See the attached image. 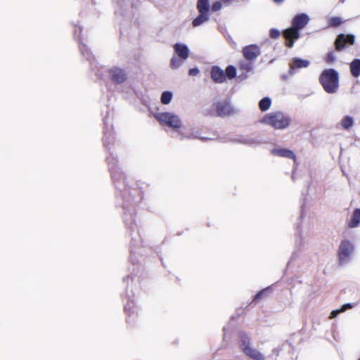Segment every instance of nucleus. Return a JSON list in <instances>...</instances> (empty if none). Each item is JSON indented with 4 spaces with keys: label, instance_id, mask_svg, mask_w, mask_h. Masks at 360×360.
<instances>
[{
    "label": "nucleus",
    "instance_id": "26",
    "mask_svg": "<svg viewBox=\"0 0 360 360\" xmlns=\"http://www.w3.org/2000/svg\"><path fill=\"white\" fill-rule=\"evenodd\" d=\"M271 105V99L269 97H264L259 102V108L262 111H266Z\"/></svg>",
    "mask_w": 360,
    "mask_h": 360
},
{
    "label": "nucleus",
    "instance_id": "22",
    "mask_svg": "<svg viewBox=\"0 0 360 360\" xmlns=\"http://www.w3.org/2000/svg\"><path fill=\"white\" fill-rule=\"evenodd\" d=\"M254 61L242 60L239 63V69L245 72H250L253 68Z\"/></svg>",
    "mask_w": 360,
    "mask_h": 360
},
{
    "label": "nucleus",
    "instance_id": "45",
    "mask_svg": "<svg viewBox=\"0 0 360 360\" xmlns=\"http://www.w3.org/2000/svg\"><path fill=\"white\" fill-rule=\"evenodd\" d=\"M341 1H342V2H344V0H341Z\"/></svg>",
    "mask_w": 360,
    "mask_h": 360
},
{
    "label": "nucleus",
    "instance_id": "47",
    "mask_svg": "<svg viewBox=\"0 0 360 360\" xmlns=\"http://www.w3.org/2000/svg\"><path fill=\"white\" fill-rule=\"evenodd\" d=\"M359 360H360V357H359Z\"/></svg>",
    "mask_w": 360,
    "mask_h": 360
},
{
    "label": "nucleus",
    "instance_id": "34",
    "mask_svg": "<svg viewBox=\"0 0 360 360\" xmlns=\"http://www.w3.org/2000/svg\"><path fill=\"white\" fill-rule=\"evenodd\" d=\"M221 1H215L212 6V10L213 11H219L221 8Z\"/></svg>",
    "mask_w": 360,
    "mask_h": 360
},
{
    "label": "nucleus",
    "instance_id": "43",
    "mask_svg": "<svg viewBox=\"0 0 360 360\" xmlns=\"http://www.w3.org/2000/svg\"><path fill=\"white\" fill-rule=\"evenodd\" d=\"M134 226H135V225H134V224H132L129 226V227H130V229H134Z\"/></svg>",
    "mask_w": 360,
    "mask_h": 360
},
{
    "label": "nucleus",
    "instance_id": "25",
    "mask_svg": "<svg viewBox=\"0 0 360 360\" xmlns=\"http://www.w3.org/2000/svg\"><path fill=\"white\" fill-rule=\"evenodd\" d=\"M353 124L354 120L349 115L345 116L340 122L341 127L345 129H349L350 127L353 126Z\"/></svg>",
    "mask_w": 360,
    "mask_h": 360
},
{
    "label": "nucleus",
    "instance_id": "20",
    "mask_svg": "<svg viewBox=\"0 0 360 360\" xmlns=\"http://www.w3.org/2000/svg\"><path fill=\"white\" fill-rule=\"evenodd\" d=\"M79 49L83 55L90 62V65L92 67L94 65V56L91 54V51L88 49L85 44H79Z\"/></svg>",
    "mask_w": 360,
    "mask_h": 360
},
{
    "label": "nucleus",
    "instance_id": "42",
    "mask_svg": "<svg viewBox=\"0 0 360 360\" xmlns=\"http://www.w3.org/2000/svg\"><path fill=\"white\" fill-rule=\"evenodd\" d=\"M274 1L276 4H281L284 1V0H274Z\"/></svg>",
    "mask_w": 360,
    "mask_h": 360
},
{
    "label": "nucleus",
    "instance_id": "12",
    "mask_svg": "<svg viewBox=\"0 0 360 360\" xmlns=\"http://www.w3.org/2000/svg\"><path fill=\"white\" fill-rule=\"evenodd\" d=\"M211 78L216 83H222L226 80V75L222 69L214 66L211 70Z\"/></svg>",
    "mask_w": 360,
    "mask_h": 360
},
{
    "label": "nucleus",
    "instance_id": "36",
    "mask_svg": "<svg viewBox=\"0 0 360 360\" xmlns=\"http://www.w3.org/2000/svg\"><path fill=\"white\" fill-rule=\"evenodd\" d=\"M82 32V28L80 27H75V30H74V36H75V38H77L79 41L81 40L80 39V33Z\"/></svg>",
    "mask_w": 360,
    "mask_h": 360
},
{
    "label": "nucleus",
    "instance_id": "6",
    "mask_svg": "<svg viewBox=\"0 0 360 360\" xmlns=\"http://www.w3.org/2000/svg\"><path fill=\"white\" fill-rule=\"evenodd\" d=\"M216 114L219 117H226L233 115L236 111L228 100H221L214 103Z\"/></svg>",
    "mask_w": 360,
    "mask_h": 360
},
{
    "label": "nucleus",
    "instance_id": "33",
    "mask_svg": "<svg viewBox=\"0 0 360 360\" xmlns=\"http://www.w3.org/2000/svg\"><path fill=\"white\" fill-rule=\"evenodd\" d=\"M269 290V288L262 290L258 293H257L254 297V300H257L262 298Z\"/></svg>",
    "mask_w": 360,
    "mask_h": 360
},
{
    "label": "nucleus",
    "instance_id": "24",
    "mask_svg": "<svg viewBox=\"0 0 360 360\" xmlns=\"http://www.w3.org/2000/svg\"><path fill=\"white\" fill-rule=\"evenodd\" d=\"M103 144L105 147L110 149L109 145L113 142L114 137L113 134L111 131L105 130L103 136Z\"/></svg>",
    "mask_w": 360,
    "mask_h": 360
},
{
    "label": "nucleus",
    "instance_id": "27",
    "mask_svg": "<svg viewBox=\"0 0 360 360\" xmlns=\"http://www.w3.org/2000/svg\"><path fill=\"white\" fill-rule=\"evenodd\" d=\"M209 17L207 13H200V15L193 20L192 23L193 27H198L207 21Z\"/></svg>",
    "mask_w": 360,
    "mask_h": 360
},
{
    "label": "nucleus",
    "instance_id": "9",
    "mask_svg": "<svg viewBox=\"0 0 360 360\" xmlns=\"http://www.w3.org/2000/svg\"><path fill=\"white\" fill-rule=\"evenodd\" d=\"M354 36L353 34H340L338 36L335 44V49L338 51L342 50L347 44H354Z\"/></svg>",
    "mask_w": 360,
    "mask_h": 360
},
{
    "label": "nucleus",
    "instance_id": "8",
    "mask_svg": "<svg viewBox=\"0 0 360 360\" xmlns=\"http://www.w3.org/2000/svg\"><path fill=\"white\" fill-rule=\"evenodd\" d=\"M261 54V49L257 44L245 46L243 49V55L245 60L255 61Z\"/></svg>",
    "mask_w": 360,
    "mask_h": 360
},
{
    "label": "nucleus",
    "instance_id": "23",
    "mask_svg": "<svg viewBox=\"0 0 360 360\" xmlns=\"http://www.w3.org/2000/svg\"><path fill=\"white\" fill-rule=\"evenodd\" d=\"M239 346H240V349L243 350V352L245 351V348L250 347V338L246 334H245V333L240 334Z\"/></svg>",
    "mask_w": 360,
    "mask_h": 360
},
{
    "label": "nucleus",
    "instance_id": "17",
    "mask_svg": "<svg viewBox=\"0 0 360 360\" xmlns=\"http://www.w3.org/2000/svg\"><path fill=\"white\" fill-rule=\"evenodd\" d=\"M360 224V209L356 208L354 210L351 219L348 221V227L353 229Z\"/></svg>",
    "mask_w": 360,
    "mask_h": 360
},
{
    "label": "nucleus",
    "instance_id": "14",
    "mask_svg": "<svg viewBox=\"0 0 360 360\" xmlns=\"http://www.w3.org/2000/svg\"><path fill=\"white\" fill-rule=\"evenodd\" d=\"M309 61L308 60L302 59L300 58H295L292 63L290 64V74L293 75L295 73V69L307 68L309 65Z\"/></svg>",
    "mask_w": 360,
    "mask_h": 360
},
{
    "label": "nucleus",
    "instance_id": "21",
    "mask_svg": "<svg viewBox=\"0 0 360 360\" xmlns=\"http://www.w3.org/2000/svg\"><path fill=\"white\" fill-rule=\"evenodd\" d=\"M197 8L200 13H207L210 9L208 0H198Z\"/></svg>",
    "mask_w": 360,
    "mask_h": 360
},
{
    "label": "nucleus",
    "instance_id": "38",
    "mask_svg": "<svg viewBox=\"0 0 360 360\" xmlns=\"http://www.w3.org/2000/svg\"><path fill=\"white\" fill-rule=\"evenodd\" d=\"M342 313V311L339 309L333 310L331 311L329 318L330 319L335 318L339 314Z\"/></svg>",
    "mask_w": 360,
    "mask_h": 360
},
{
    "label": "nucleus",
    "instance_id": "2",
    "mask_svg": "<svg viewBox=\"0 0 360 360\" xmlns=\"http://www.w3.org/2000/svg\"><path fill=\"white\" fill-rule=\"evenodd\" d=\"M319 81L323 89L328 94H335L339 88V74L335 69L329 68L323 70Z\"/></svg>",
    "mask_w": 360,
    "mask_h": 360
},
{
    "label": "nucleus",
    "instance_id": "19",
    "mask_svg": "<svg viewBox=\"0 0 360 360\" xmlns=\"http://www.w3.org/2000/svg\"><path fill=\"white\" fill-rule=\"evenodd\" d=\"M350 72L354 77L360 76V59H354L350 63Z\"/></svg>",
    "mask_w": 360,
    "mask_h": 360
},
{
    "label": "nucleus",
    "instance_id": "46",
    "mask_svg": "<svg viewBox=\"0 0 360 360\" xmlns=\"http://www.w3.org/2000/svg\"><path fill=\"white\" fill-rule=\"evenodd\" d=\"M341 1H342V2H344V0H341Z\"/></svg>",
    "mask_w": 360,
    "mask_h": 360
},
{
    "label": "nucleus",
    "instance_id": "1",
    "mask_svg": "<svg viewBox=\"0 0 360 360\" xmlns=\"http://www.w3.org/2000/svg\"><path fill=\"white\" fill-rule=\"evenodd\" d=\"M309 20L310 18L306 13L295 15L292 20V27L285 29L283 32V37L286 39V46L293 47L295 41L300 37V31L309 23Z\"/></svg>",
    "mask_w": 360,
    "mask_h": 360
},
{
    "label": "nucleus",
    "instance_id": "4",
    "mask_svg": "<svg viewBox=\"0 0 360 360\" xmlns=\"http://www.w3.org/2000/svg\"><path fill=\"white\" fill-rule=\"evenodd\" d=\"M154 117L160 124L171 128L179 129L181 127V119L177 115L172 112H156L154 114Z\"/></svg>",
    "mask_w": 360,
    "mask_h": 360
},
{
    "label": "nucleus",
    "instance_id": "7",
    "mask_svg": "<svg viewBox=\"0 0 360 360\" xmlns=\"http://www.w3.org/2000/svg\"><path fill=\"white\" fill-rule=\"evenodd\" d=\"M107 161L109 166V170L111 173L112 179L114 183H116L123 179V174L120 168L117 165V161L113 157H107Z\"/></svg>",
    "mask_w": 360,
    "mask_h": 360
},
{
    "label": "nucleus",
    "instance_id": "15",
    "mask_svg": "<svg viewBox=\"0 0 360 360\" xmlns=\"http://www.w3.org/2000/svg\"><path fill=\"white\" fill-rule=\"evenodd\" d=\"M174 49L177 56L183 60H186L189 56V49L188 46L184 44L176 43L174 46Z\"/></svg>",
    "mask_w": 360,
    "mask_h": 360
},
{
    "label": "nucleus",
    "instance_id": "44",
    "mask_svg": "<svg viewBox=\"0 0 360 360\" xmlns=\"http://www.w3.org/2000/svg\"><path fill=\"white\" fill-rule=\"evenodd\" d=\"M103 122H104L105 124L106 125V124H107V123H106V117H105V118L103 119Z\"/></svg>",
    "mask_w": 360,
    "mask_h": 360
},
{
    "label": "nucleus",
    "instance_id": "18",
    "mask_svg": "<svg viewBox=\"0 0 360 360\" xmlns=\"http://www.w3.org/2000/svg\"><path fill=\"white\" fill-rule=\"evenodd\" d=\"M243 352L249 357L255 360H264V356L259 352L252 347L245 348Z\"/></svg>",
    "mask_w": 360,
    "mask_h": 360
},
{
    "label": "nucleus",
    "instance_id": "41",
    "mask_svg": "<svg viewBox=\"0 0 360 360\" xmlns=\"http://www.w3.org/2000/svg\"><path fill=\"white\" fill-rule=\"evenodd\" d=\"M224 6H229L232 4L233 0H220Z\"/></svg>",
    "mask_w": 360,
    "mask_h": 360
},
{
    "label": "nucleus",
    "instance_id": "32",
    "mask_svg": "<svg viewBox=\"0 0 360 360\" xmlns=\"http://www.w3.org/2000/svg\"><path fill=\"white\" fill-rule=\"evenodd\" d=\"M281 32L278 30L272 28L270 30L269 36L272 39H277L279 37Z\"/></svg>",
    "mask_w": 360,
    "mask_h": 360
},
{
    "label": "nucleus",
    "instance_id": "31",
    "mask_svg": "<svg viewBox=\"0 0 360 360\" xmlns=\"http://www.w3.org/2000/svg\"><path fill=\"white\" fill-rule=\"evenodd\" d=\"M342 22V20L340 18H338V17H333L332 18L330 19L329 20V25L330 26H338L340 25H341Z\"/></svg>",
    "mask_w": 360,
    "mask_h": 360
},
{
    "label": "nucleus",
    "instance_id": "35",
    "mask_svg": "<svg viewBox=\"0 0 360 360\" xmlns=\"http://www.w3.org/2000/svg\"><path fill=\"white\" fill-rule=\"evenodd\" d=\"M354 306H355V304H354L347 303V304H343L341 307V308L340 309V311H342V312H345V311H347L349 309L353 308Z\"/></svg>",
    "mask_w": 360,
    "mask_h": 360
},
{
    "label": "nucleus",
    "instance_id": "3",
    "mask_svg": "<svg viewBox=\"0 0 360 360\" xmlns=\"http://www.w3.org/2000/svg\"><path fill=\"white\" fill-rule=\"evenodd\" d=\"M262 122L272 127L275 129L282 130L290 126L291 119L288 115L277 111L266 114L262 118Z\"/></svg>",
    "mask_w": 360,
    "mask_h": 360
},
{
    "label": "nucleus",
    "instance_id": "37",
    "mask_svg": "<svg viewBox=\"0 0 360 360\" xmlns=\"http://www.w3.org/2000/svg\"><path fill=\"white\" fill-rule=\"evenodd\" d=\"M200 72L198 68H191L188 71V74L189 75L191 76H195L197 75L198 73Z\"/></svg>",
    "mask_w": 360,
    "mask_h": 360
},
{
    "label": "nucleus",
    "instance_id": "16",
    "mask_svg": "<svg viewBox=\"0 0 360 360\" xmlns=\"http://www.w3.org/2000/svg\"><path fill=\"white\" fill-rule=\"evenodd\" d=\"M179 134L181 136V139H199L202 141L207 139V138H205V137H200V131L198 129H190V131L188 133L180 132Z\"/></svg>",
    "mask_w": 360,
    "mask_h": 360
},
{
    "label": "nucleus",
    "instance_id": "13",
    "mask_svg": "<svg viewBox=\"0 0 360 360\" xmlns=\"http://www.w3.org/2000/svg\"><path fill=\"white\" fill-rule=\"evenodd\" d=\"M271 154L275 156L286 158L289 159H292L294 162L296 161V156L293 151L285 149V148H274L271 151Z\"/></svg>",
    "mask_w": 360,
    "mask_h": 360
},
{
    "label": "nucleus",
    "instance_id": "10",
    "mask_svg": "<svg viewBox=\"0 0 360 360\" xmlns=\"http://www.w3.org/2000/svg\"><path fill=\"white\" fill-rule=\"evenodd\" d=\"M109 75L110 79L117 84H122L127 79L125 71L117 67L109 70Z\"/></svg>",
    "mask_w": 360,
    "mask_h": 360
},
{
    "label": "nucleus",
    "instance_id": "39",
    "mask_svg": "<svg viewBox=\"0 0 360 360\" xmlns=\"http://www.w3.org/2000/svg\"><path fill=\"white\" fill-rule=\"evenodd\" d=\"M132 308V303L127 302L124 307L125 311L131 313V309ZM131 313H134V311H131Z\"/></svg>",
    "mask_w": 360,
    "mask_h": 360
},
{
    "label": "nucleus",
    "instance_id": "28",
    "mask_svg": "<svg viewBox=\"0 0 360 360\" xmlns=\"http://www.w3.org/2000/svg\"><path fill=\"white\" fill-rule=\"evenodd\" d=\"M185 60H183L181 58L177 57L176 56H174L170 62V67L172 69H176L179 68L180 66H181L184 63V61Z\"/></svg>",
    "mask_w": 360,
    "mask_h": 360
},
{
    "label": "nucleus",
    "instance_id": "30",
    "mask_svg": "<svg viewBox=\"0 0 360 360\" xmlns=\"http://www.w3.org/2000/svg\"><path fill=\"white\" fill-rule=\"evenodd\" d=\"M225 75L229 79H233L236 76V69L233 65H229L225 70Z\"/></svg>",
    "mask_w": 360,
    "mask_h": 360
},
{
    "label": "nucleus",
    "instance_id": "29",
    "mask_svg": "<svg viewBox=\"0 0 360 360\" xmlns=\"http://www.w3.org/2000/svg\"><path fill=\"white\" fill-rule=\"evenodd\" d=\"M172 96L173 94L171 91H164L161 95V103L165 105L169 104L172 101Z\"/></svg>",
    "mask_w": 360,
    "mask_h": 360
},
{
    "label": "nucleus",
    "instance_id": "5",
    "mask_svg": "<svg viewBox=\"0 0 360 360\" xmlns=\"http://www.w3.org/2000/svg\"><path fill=\"white\" fill-rule=\"evenodd\" d=\"M354 245L350 241L343 240L341 242L338 250L339 262L341 264L349 262L354 252Z\"/></svg>",
    "mask_w": 360,
    "mask_h": 360
},
{
    "label": "nucleus",
    "instance_id": "11",
    "mask_svg": "<svg viewBox=\"0 0 360 360\" xmlns=\"http://www.w3.org/2000/svg\"><path fill=\"white\" fill-rule=\"evenodd\" d=\"M233 142L248 146H255L262 143L258 136H238L233 139Z\"/></svg>",
    "mask_w": 360,
    "mask_h": 360
},
{
    "label": "nucleus",
    "instance_id": "40",
    "mask_svg": "<svg viewBox=\"0 0 360 360\" xmlns=\"http://www.w3.org/2000/svg\"><path fill=\"white\" fill-rule=\"evenodd\" d=\"M334 60V55L333 53H329L327 55V61L328 62H332Z\"/></svg>",
    "mask_w": 360,
    "mask_h": 360
}]
</instances>
